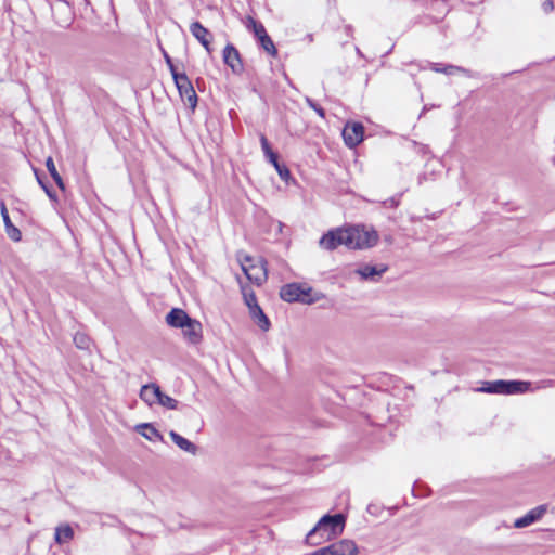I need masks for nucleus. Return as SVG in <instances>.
Returning <instances> with one entry per match:
<instances>
[{"mask_svg":"<svg viewBox=\"0 0 555 555\" xmlns=\"http://www.w3.org/2000/svg\"><path fill=\"white\" fill-rule=\"evenodd\" d=\"M378 233L375 230H366L365 227L337 228L325 233L320 238V246L326 250H334L340 245L349 249H364L376 245Z\"/></svg>","mask_w":555,"mask_h":555,"instance_id":"1","label":"nucleus"},{"mask_svg":"<svg viewBox=\"0 0 555 555\" xmlns=\"http://www.w3.org/2000/svg\"><path fill=\"white\" fill-rule=\"evenodd\" d=\"M346 518L343 514L324 515L306 535L307 544L317 546L341 533Z\"/></svg>","mask_w":555,"mask_h":555,"instance_id":"2","label":"nucleus"},{"mask_svg":"<svg viewBox=\"0 0 555 555\" xmlns=\"http://www.w3.org/2000/svg\"><path fill=\"white\" fill-rule=\"evenodd\" d=\"M530 382L498 379L493 382H482V386L479 387L477 391L500 395L525 393L530 390Z\"/></svg>","mask_w":555,"mask_h":555,"instance_id":"3","label":"nucleus"},{"mask_svg":"<svg viewBox=\"0 0 555 555\" xmlns=\"http://www.w3.org/2000/svg\"><path fill=\"white\" fill-rule=\"evenodd\" d=\"M241 267L246 278L258 286L268 279L267 261L263 258H260L257 263H254V259L246 255L241 261Z\"/></svg>","mask_w":555,"mask_h":555,"instance_id":"4","label":"nucleus"},{"mask_svg":"<svg viewBox=\"0 0 555 555\" xmlns=\"http://www.w3.org/2000/svg\"><path fill=\"white\" fill-rule=\"evenodd\" d=\"M172 78L179 91L181 100L185 105H188L192 111H194L196 108L198 98L191 80L189 79L185 73L175 74V77Z\"/></svg>","mask_w":555,"mask_h":555,"instance_id":"5","label":"nucleus"},{"mask_svg":"<svg viewBox=\"0 0 555 555\" xmlns=\"http://www.w3.org/2000/svg\"><path fill=\"white\" fill-rule=\"evenodd\" d=\"M311 292V288H304L300 284L289 283L281 287L280 297L287 302H310V299H307Z\"/></svg>","mask_w":555,"mask_h":555,"instance_id":"6","label":"nucleus"},{"mask_svg":"<svg viewBox=\"0 0 555 555\" xmlns=\"http://www.w3.org/2000/svg\"><path fill=\"white\" fill-rule=\"evenodd\" d=\"M364 127L361 122L347 124L343 130V138L347 146L356 147L363 141Z\"/></svg>","mask_w":555,"mask_h":555,"instance_id":"7","label":"nucleus"},{"mask_svg":"<svg viewBox=\"0 0 555 555\" xmlns=\"http://www.w3.org/2000/svg\"><path fill=\"white\" fill-rule=\"evenodd\" d=\"M223 62L228 65L235 75H241L244 72V65L238 50L231 43H228L223 49Z\"/></svg>","mask_w":555,"mask_h":555,"instance_id":"8","label":"nucleus"},{"mask_svg":"<svg viewBox=\"0 0 555 555\" xmlns=\"http://www.w3.org/2000/svg\"><path fill=\"white\" fill-rule=\"evenodd\" d=\"M184 338L192 345H197L203 339V326L202 323L195 319H190V322L181 328Z\"/></svg>","mask_w":555,"mask_h":555,"instance_id":"9","label":"nucleus"},{"mask_svg":"<svg viewBox=\"0 0 555 555\" xmlns=\"http://www.w3.org/2000/svg\"><path fill=\"white\" fill-rule=\"evenodd\" d=\"M546 512V504L539 505L530 509L525 516L517 518L514 522V527L518 529L528 527L529 525L540 520Z\"/></svg>","mask_w":555,"mask_h":555,"instance_id":"10","label":"nucleus"},{"mask_svg":"<svg viewBox=\"0 0 555 555\" xmlns=\"http://www.w3.org/2000/svg\"><path fill=\"white\" fill-rule=\"evenodd\" d=\"M190 33L199 41L208 53H211L210 43L212 41V34L204 27L199 22H193L190 25Z\"/></svg>","mask_w":555,"mask_h":555,"instance_id":"11","label":"nucleus"},{"mask_svg":"<svg viewBox=\"0 0 555 555\" xmlns=\"http://www.w3.org/2000/svg\"><path fill=\"white\" fill-rule=\"evenodd\" d=\"M0 211L3 219L5 233L14 242H20L22 240L21 231L12 223L5 203L3 199L0 201Z\"/></svg>","mask_w":555,"mask_h":555,"instance_id":"12","label":"nucleus"},{"mask_svg":"<svg viewBox=\"0 0 555 555\" xmlns=\"http://www.w3.org/2000/svg\"><path fill=\"white\" fill-rule=\"evenodd\" d=\"M190 319L189 314L180 308H172L166 315L168 325L176 328L184 327L185 324L190 322Z\"/></svg>","mask_w":555,"mask_h":555,"instance_id":"13","label":"nucleus"},{"mask_svg":"<svg viewBox=\"0 0 555 555\" xmlns=\"http://www.w3.org/2000/svg\"><path fill=\"white\" fill-rule=\"evenodd\" d=\"M331 555H357L358 548L353 541L341 540L328 545Z\"/></svg>","mask_w":555,"mask_h":555,"instance_id":"14","label":"nucleus"},{"mask_svg":"<svg viewBox=\"0 0 555 555\" xmlns=\"http://www.w3.org/2000/svg\"><path fill=\"white\" fill-rule=\"evenodd\" d=\"M388 270V267L385 264L380 266H371L363 264L359 269L356 270V273L359 274L363 280H372L375 281L376 278L380 276Z\"/></svg>","mask_w":555,"mask_h":555,"instance_id":"15","label":"nucleus"},{"mask_svg":"<svg viewBox=\"0 0 555 555\" xmlns=\"http://www.w3.org/2000/svg\"><path fill=\"white\" fill-rule=\"evenodd\" d=\"M160 392H162V390L158 385L147 384V385L142 386V388L140 390V398L149 405H152V404L158 402Z\"/></svg>","mask_w":555,"mask_h":555,"instance_id":"16","label":"nucleus"},{"mask_svg":"<svg viewBox=\"0 0 555 555\" xmlns=\"http://www.w3.org/2000/svg\"><path fill=\"white\" fill-rule=\"evenodd\" d=\"M250 318L264 332L269 331L271 323L268 317L264 314L261 307L258 305L249 310Z\"/></svg>","mask_w":555,"mask_h":555,"instance_id":"17","label":"nucleus"},{"mask_svg":"<svg viewBox=\"0 0 555 555\" xmlns=\"http://www.w3.org/2000/svg\"><path fill=\"white\" fill-rule=\"evenodd\" d=\"M169 436L170 438L172 439V441L183 451L188 452V453H191L193 455L196 454L197 452V447L191 442L190 440H188L186 438L182 437L181 435H179L178 433H176L175 430H171L169 433Z\"/></svg>","mask_w":555,"mask_h":555,"instance_id":"18","label":"nucleus"},{"mask_svg":"<svg viewBox=\"0 0 555 555\" xmlns=\"http://www.w3.org/2000/svg\"><path fill=\"white\" fill-rule=\"evenodd\" d=\"M74 538V530L69 525H62L55 528L54 540L57 544L67 543Z\"/></svg>","mask_w":555,"mask_h":555,"instance_id":"19","label":"nucleus"},{"mask_svg":"<svg viewBox=\"0 0 555 555\" xmlns=\"http://www.w3.org/2000/svg\"><path fill=\"white\" fill-rule=\"evenodd\" d=\"M137 431L147 440H163L159 431L150 423H143L137 426Z\"/></svg>","mask_w":555,"mask_h":555,"instance_id":"20","label":"nucleus"},{"mask_svg":"<svg viewBox=\"0 0 555 555\" xmlns=\"http://www.w3.org/2000/svg\"><path fill=\"white\" fill-rule=\"evenodd\" d=\"M46 167H47L50 176L52 177V179L54 180V182L59 186V189L61 191H65L64 181H63L62 177L60 176V173L57 172L55 164H54V160H53V158L51 156H49L46 159Z\"/></svg>","mask_w":555,"mask_h":555,"instance_id":"21","label":"nucleus"},{"mask_svg":"<svg viewBox=\"0 0 555 555\" xmlns=\"http://www.w3.org/2000/svg\"><path fill=\"white\" fill-rule=\"evenodd\" d=\"M241 289H242L244 302L248 307L249 310L251 308L258 306L256 294L249 285H242Z\"/></svg>","mask_w":555,"mask_h":555,"instance_id":"22","label":"nucleus"},{"mask_svg":"<svg viewBox=\"0 0 555 555\" xmlns=\"http://www.w3.org/2000/svg\"><path fill=\"white\" fill-rule=\"evenodd\" d=\"M34 172H35V176H36V179H37V182L38 184L42 188V190L46 192V194L48 195V197L52 201V202H57V195L55 193V191L48 184V182H46L42 178V176L40 175L39 170L34 168Z\"/></svg>","mask_w":555,"mask_h":555,"instance_id":"23","label":"nucleus"},{"mask_svg":"<svg viewBox=\"0 0 555 555\" xmlns=\"http://www.w3.org/2000/svg\"><path fill=\"white\" fill-rule=\"evenodd\" d=\"M73 340H74L75 346L81 350H88L90 347V344H91L90 337L87 334L81 333V332H77L74 335Z\"/></svg>","mask_w":555,"mask_h":555,"instance_id":"24","label":"nucleus"},{"mask_svg":"<svg viewBox=\"0 0 555 555\" xmlns=\"http://www.w3.org/2000/svg\"><path fill=\"white\" fill-rule=\"evenodd\" d=\"M259 43L261 48L270 55L275 56L278 54V50L272 41L271 37L267 34L263 38L259 39Z\"/></svg>","mask_w":555,"mask_h":555,"instance_id":"25","label":"nucleus"},{"mask_svg":"<svg viewBox=\"0 0 555 555\" xmlns=\"http://www.w3.org/2000/svg\"><path fill=\"white\" fill-rule=\"evenodd\" d=\"M248 22L249 24L247 25V27L253 29L258 40L267 35V30L261 23L255 21L253 17H249Z\"/></svg>","mask_w":555,"mask_h":555,"instance_id":"26","label":"nucleus"},{"mask_svg":"<svg viewBox=\"0 0 555 555\" xmlns=\"http://www.w3.org/2000/svg\"><path fill=\"white\" fill-rule=\"evenodd\" d=\"M157 403L164 408L169 409V410L178 409V404H179V402L176 399L169 397L168 395L164 393L163 391L160 392Z\"/></svg>","mask_w":555,"mask_h":555,"instance_id":"27","label":"nucleus"},{"mask_svg":"<svg viewBox=\"0 0 555 555\" xmlns=\"http://www.w3.org/2000/svg\"><path fill=\"white\" fill-rule=\"evenodd\" d=\"M306 102L320 117L325 118V109L310 98H306Z\"/></svg>","mask_w":555,"mask_h":555,"instance_id":"28","label":"nucleus"},{"mask_svg":"<svg viewBox=\"0 0 555 555\" xmlns=\"http://www.w3.org/2000/svg\"><path fill=\"white\" fill-rule=\"evenodd\" d=\"M162 53H163V56L165 59V62H166L169 70H170L171 76L175 77V74H180L177 70V67L175 66L172 59L169 56V54L164 49H162Z\"/></svg>","mask_w":555,"mask_h":555,"instance_id":"29","label":"nucleus"},{"mask_svg":"<svg viewBox=\"0 0 555 555\" xmlns=\"http://www.w3.org/2000/svg\"><path fill=\"white\" fill-rule=\"evenodd\" d=\"M275 169L282 180L287 181L291 178V171L285 165L280 164Z\"/></svg>","mask_w":555,"mask_h":555,"instance_id":"30","label":"nucleus"},{"mask_svg":"<svg viewBox=\"0 0 555 555\" xmlns=\"http://www.w3.org/2000/svg\"><path fill=\"white\" fill-rule=\"evenodd\" d=\"M259 140L264 155H268L270 152H273L267 137L263 133H260Z\"/></svg>","mask_w":555,"mask_h":555,"instance_id":"31","label":"nucleus"},{"mask_svg":"<svg viewBox=\"0 0 555 555\" xmlns=\"http://www.w3.org/2000/svg\"><path fill=\"white\" fill-rule=\"evenodd\" d=\"M266 157L274 166V168L280 165L279 155L275 152H270L268 155H266Z\"/></svg>","mask_w":555,"mask_h":555,"instance_id":"32","label":"nucleus"},{"mask_svg":"<svg viewBox=\"0 0 555 555\" xmlns=\"http://www.w3.org/2000/svg\"><path fill=\"white\" fill-rule=\"evenodd\" d=\"M400 201L397 197H389L384 201L383 204L385 207L396 208L399 205Z\"/></svg>","mask_w":555,"mask_h":555,"instance_id":"33","label":"nucleus"},{"mask_svg":"<svg viewBox=\"0 0 555 555\" xmlns=\"http://www.w3.org/2000/svg\"><path fill=\"white\" fill-rule=\"evenodd\" d=\"M542 8H543V11H544L545 13H550V12H552V11H553V9H554V3H553V1H552V0H546V1H544V3H543V5H542Z\"/></svg>","mask_w":555,"mask_h":555,"instance_id":"34","label":"nucleus"},{"mask_svg":"<svg viewBox=\"0 0 555 555\" xmlns=\"http://www.w3.org/2000/svg\"><path fill=\"white\" fill-rule=\"evenodd\" d=\"M309 555H331V551H330V547L326 546V547L319 548Z\"/></svg>","mask_w":555,"mask_h":555,"instance_id":"35","label":"nucleus"},{"mask_svg":"<svg viewBox=\"0 0 555 555\" xmlns=\"http://www.w3.org/2000/svg\"><path fill=\"white\" fill-rule=\"evenodd\" d=\"M454 69H459V70H460L461 68H460V67L452 66V65L447 66V67H446V68H443V69L435 68V70H436V72H442V73H446V74H452V72H453Z\"/></svg>","mask_w":555,"mask_h":555,"instance_id":"36","label":"nucleus"},{"mask_svg":"<svg viewBox=\"0 0 555 555\" xmlns=\"http://www.w3.org/2000/svg\"><path fill=\"white\" fill-rule=\"evenodd\" d=\"M553 163H554V165H555V156L553 157Z\"/></svg>","mask_w":555,"mask_h":555,"instance_id":"37","label":"nucleus"}]
</instances>
